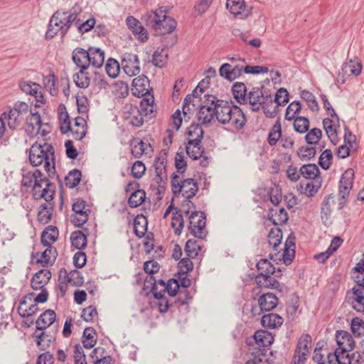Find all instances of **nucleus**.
Listing matches in <instances>:
<instances>
[{
  "label": "nucleus",
  "mask_w": 364,
  "mask_h": 364,
  "mask_svg": "<svg viewBox=\"0 0 364 364\" xmlns=\"http://www.w3.org/2000/svg\"><path fill=\"white\" fill-rule=\"evenodd\" d=\"M81 11V8L75 4L69 11L57 10L50 18L45 38L50 40L60 33L61 38L68 33L73 21Z\"/></svg>",
  "instance_id": "nucleus-1"
},
{
  "label": "nucleus",
  "mask_w": 364,
  "mask_h": 364,
  "mask_svg": "<svg viewBox=\"0 0 364 364\" xmlns=\"http://www.w3.org/2000/svg\"><path fill=\"white\" fill-rule=\"evenodd\" d=\"M166 14V8L161 6L142 15L141 21L147 27L153 29L156 35L164 36L173 32L177 26L176 20Z\"/></svg>",
  "instance_id": "nucleus-2"
},
{
  "label": "nucleus",
  "mask_w": 364,
  "mask_h": 364,
  "mask_svg": "<svg viewBox=\"0 0 364 364\" xmlns=\"http://www.w3.org/2000/svg\"><path fill=\"white\" fill-rule=\"evenodd\" d=\"M273 103V97L270 90L266 88L263 83L259 87L252 86L248 91L247 105L250 106L252 112L263 110L268 118H274L279 112L277 107L272 110L269 107Z\"/></svg>",
  "instance_id": "nucleus-3"
},
{
  "label": "nucleus",
  "mask_w": 364,
  "mask_h": 364,
  "mask_svg": "<svg viewBox=\"0 0 364 364\" xmlns=\"http://www.w3.org/2000/svg\"><path fill=\"white\" fill-rule=\"evenodd\" d=\"M29 160L32 166H38L44 162V168L48 176L55 173V156L53 146L44 142L35 144L30 149Z\"/></svg>",
  "instance_id": "nucleus-4"
},
{
  "label": "nucleus",
  "mask_w": 364,
  "mask_h": 364,
  "mask_svg": "<svg viewBox=\"0 0 364 364\" xmlns=\"http://www.w3.org/2000/svg\"><path fill=\"white\" fill-rule=\"evenodd\" d=\"M72 60L77 68L87 70L90 65L101 68L105 61V52L100 48L89 47L87 50L76 48L73 50Z\"/></svg>",
  "instance_id": "nucleus-5"
},
{
  "label": "nucleus",
  "mask_w": 364,
  "mask_h": 364,
  "mask_svg": "<svg viewBox=\"0 0 364 364\" xmlns=\"http://www.w3.org/2000/svg\"><path fill=\"white\" fill-rule=\"evenodd\" d=\"M257 274L255 276V282L259 289H275L282 291V284L272 275L276 272L275 267L269 259H261L256 264Z\"/></svg>",
  "instance_id": "nucleus-6"
},
{
  "label": "nucleus",
  "mask_w": 364,
  "mask_h": 364,
  "mask_svg": "<svg viewBox=\"0 0 364 364\" xmlns=\"http://www.w3.org/2000/svg\"><path fill=\"white\" fill-rule=\"evenodd\" d=\"M199 111L197 113L198 120L202 124H208L215 117L218 109L220 100L213 95L207 94L201 100Z\"/></svg>",
  "instance_id": "nucleus-7"
},
{
  "label": "nucleus",
  "mask_w": 364,
  "mask_h": 364,
  "mask_svg": "<svg viewBox=\"0 0 364 364\" xmlns=\"http://www.w3.org/2000/svg\"><path fill=\"white\" fill-rule=\"evenodd\" d=\"M36 174L37 176L33 185V198L36 200L44 198L47 202L52 201L55 193L50 188L53 184L46 177H43V174L40 170L36 169Z\"/></svg>",
  "instance_id": "nucleus-8"
},
{
  "label": "nucleus",
  "mask_w": 364,
  "mask_h": 364,
  "mask_svg": "<svg viewBox=\"0 0 364 364\" xmlns=\"http://www.w3.org/2000/svg\"><path fill=\"white\" fill-rule=\"evenodd\" d=\"M189 224L188 230L190 233L200 240H204L208 235L206 226V215L204 212L193 210L188 216Z\"/></svg>",
  "instance_id": "nucleus-9"
},
{
  "label": "nucleus",
  "mask_w": 364,
  "mask_h": 364,
  "mask_svg": "<svg viewBox=\"0 0 364 364\" xmlns=\"http://www.w3.org/2000/svg\"><path fill=\"white\" fill-rule=\"evenodd\" d=\"M28 112V105L23 102H16L13 108L9 112H4L1 117L6 121L9 128L11 130L16 129L23 119V115Z\"/></svg>",
  "instance_id": "nucleus-10"
},
{
  "label": "nucleus",
  "mask_w": 364,
  "mask_h": 364,
  "mask_svg": "<svg viewBox=\"0 0 364 364\" xmlns=\"http://www.w3.org/2000/svg\"><path fill=\"white\" fill-rule=\"evenodd\" d=\"M278 304V298L273 293H264L257 299V306H252L250 311L253 317L261 316L265 311H270Z\"/></svg>",
  "instance_id": "nucleus-11"
},
{
  "label": "nucleus",
  "mask_w": 364,
  "mask_h": 364,
  "mask_svg": "<svg viewBox=\"0 0 364 364\" xmlns=\"http://www.w3.org/2000/svg\"><path fill=\"white\" fill-rule=\"evenodd\" d=\"M86 201L77 198L72 205V210L75 213L71 215V222L75 227H81L87 223L89 218L90 208H86Z\"/></svg>",
  "instance_id": "nucleus-12"
},
{
  "label": "nucleus",
  "mask_w": 364,
  "mask_h": 364,
  "mask_svg": "<svg viewBox=\"0 0 364 364\" xmlns=\"http://www.w3.org/2000/svg\"><path fill=\"white\" fill-rule=\"evenodd\" d=\"M274 336L266 330H258L253 336L246 338L245 343L248 346L269 347L274 342Z\"/></svg>",
  "instance_id": "nucleus-13"
},
{
  "label": "nucleus",
  "mask_w": 364,
  "mask_h": 364,
  "mask_svg": "<svg viewBox=\"0 0 364 364\" xmlns=\"http://www.w3.org/2000/svg\"><path fill=\"white\" fill-rule=\"evenodd\" d=\"M311 344V337L309 334H303L298 340L295 355L292 359L294 364H299L306 360L305 356L309 353Z\"/></svg>",
  "instance_id": "nucleus-14"
},
{
  "label": "nucleus",
  "mask_w": 364,
  "mask_h": 364,
  "mask_svg": "<svg viewBox=\"0 0 364 364\" xmlns=\"http://www.w3.org/2000/svg\"><path fill=\"white\" fill-rule=\"evenodd\" d=\"M139 59L133 53H125L122 60V68L124 73L132 77L140 73Z\"/></svg>",
  "instance_id": "nucleus-15"
},
{
  "label": "nucleus",
  "mask_w": 364,
  "mask_h": 364,
  "mask_svg": "<svg viewBox=\"0 0 364 364\" xmlns=\"http://www.w3.org/2000/svg\"><path fill=\"white\" fill-rule=\"evenodd\" d=\"M242 65L223 63L219 68V75L221 77L229 82H232L239 78L242 74Z\"/></svg>",
  "instance_id": "nucleus-16"
},
{
  "label": "nucleus",
  "mask_w": 364,
  "mask_h": 364,
  "mask_svg": "<svg viewBox=\"0 0 364 364\" xmlns=\"http://www.w3.org/2000/svg\"><path fill=\"white\" fill-rule=\"evenodd\" d=\"M124 117L134 127H141L144 124V117L139 107L131 104L124 107Z\"/></svg>",
  "instance_id": "nucleus-17"
},
{
  "label": "nucleus",
  "mask_w": 364,
  "mask_h": 364,
  "mask_svg": "<svg viewBox=\"0 0 364 364\" xmlns=\"http://www.w3.org/2000/svg\"><path fill=\"white\" fill-rule=\"evenodd\" d=\"M167 153L161 151L154 159V166L156 172V181L157 183H162L167 178L166 173Z\"/></svg>",
  "instance_id": "nucleus-18"
},
{
  "label": "nucleus",
  "mask_w": 364,
  "mask_h": 364,
  "mask_svg": "<svg viewBox=\"0 0 364 364\" xmlns=\"http://www.w3.org/2000/svg\"><path fill=\"white\" fill-rule=\"evenodd\" d=\"M127 27L134 35L138 36L137 38L141 42H146L149 39V34L146 29L141 25V23L134 18L129 16L126 18Z\"/></svg>",
  "instance_id": "nucleus-19"
},
{
  "label": "nucleus",
  "mask_w": 364,
  "mask_h": 364,
  "mask_svg": "<svg viewBox=\"0 0 364 364\" xmlns=\"http://www.w3.org/2000/svg\"><path fill=\"white\" fill-rule=\"evenodd\" d=\"M132 95L141 97L149 92V80L145 75H141L132 80Z\"/></svg>",
  "instance_id": "nucleus-20"
},
{
  "label": "nucleus",
  "mask_w": 364,
  "mask_h": 364,
  "mask_svg": "<svg viewBox=\"0 0 364 364\" xmlns=\"http://www.w3.org/2000/svg\"><path fill=\"white\" fill-rule=\"evenodd\" d=\"M186 134L188 136L193 137V139H188V145H193L194 148H198V149H202L200 143L203 139L204 132L200 124L192 123L186 129Z\"/></svg>",
  "instance_id": "nucleus-21"
},
{
  "label": "nucleus",
  "mask_w": 364,
  "mask_h": 364,
  "mask_svg": "<svg viewBox=\"0 0 364 364\" xmlns=\"http://www.w3.org/2000/svg\"><path fill=\"white\" fill-rule=\"evenodd\" d=\"M42 125L41 117L39 112L31 110L30 114L26 118L25 132L27 135L30 137L35 136L36 130L39 131Z\"/></svg>",
  "instance_id": "nucleus-22"
},
{
  "label": "nucleus",
  "mask_w": 364,
  "mask_h": 364,
  "mask_svg": "<svg viewBox=\"0 0 364 364\" xmlns=\"http://www.w3.org/2000/svg\"><path fill=\"white\" fill-rule=\"evenodd\" d=\"M336 341L338 345L336 349L343 351H351L355 347V342L350 333L346 331H337Z\"/></svg>",
  "instance_id": "nucleus-23"
},
{
  "label": "nucleus",
  "mask_w": 364,
  "mask_h": 364,
  "mask_svg": "<svg viewBox=\"0 0 364 364\" xmlns=\"http://www.w3.org/2000/svg\"><path fill=\"white\" fill-rule=\"evenodd\" d=\"M47 248L42 252H37L33 254V257L36 258V262L40 264L43 267H47L52 264L51 257H53V262L57 256V250L53 245H46Z\"/></svg>",
  "instance_id": "nucleus-24"
},
{
  "label": "nucleus",
  "mask_w": 364,
  "mask_h": 364,
  "mask_svg": "<svg viewBox=\"0 0 364 364\" xmlns=\"http://www.w3.org/2000/svg\"><path fill=\"white\" fill-rule=\"evenodd\" d=\"M51 278V272L47 269H42L36 272L31 279V286L34 290L45 288Z\"/></svg>",
  "instance_id": "nucleus-25"
},
{
  "label": "nucleus",
  "mask_w": 364,
  "mask_h": 364,
  "mask_svg": "<svg viewBox=\"0 0 364 364\" xmlns=\"http://www.w3.org/2000/svg\"><path fill=\"white\" fill-rule=\"evenodd\" d=\"M55 318L56 314L53 310H46L35 321L36 331H45L54 323Z\"/></svg>",
  "instance_id": "nucleus-26"
},
{
  "label": "nucleus",
  "mask_w": 364,
  "mask_h": 364,
  "mask_svg": "<svg viewBox=\"0 0 364 364\" xmlns=\"http://www.w3.org/2000/svg\"><path fill=\"white\" fill-rule=\"evenodd\" d=\"M233 111V105L230 106L227 101L220 100L218 109L215 117L221 124H225L230 122V115Z\"/></svg>",
  "instance_id": "nucleus-27"
},
{
  "label": "nucleus",
  "mask_w": 364,
  "mask_h": 364,
  "mask_svg": "<svg viewBox=\"0 0 364 364\" xmlns=\"http://www.w3.org/2000/svg\"><path fill=\"white\" fill-rule=\"evenodd\" d=\"M231 91L235 101L240 105H247L248 91L244 82H235Z\"/></svg>",
  "instance_id": "nucleus-28"
},
{
  "label": "nucleus",
  "mask_w": 364,
  "mask_h": 364,
  "mask_svg": "<svg viewBox=\"0 0 364 364\" xmlns=\"http://www.w3.org/2000/svg\"><path fill=\"white\" fill-rule=\"evenodd\" d=\"M42 332L39 334L34 333L32 334V338H34L36 343L41 350H46L50 348L51 343L55 341V335H51L41 331Z\"/></svg>",
  "instance_id": "nucleus-29"
},
{
  "label": "nucleus",
  "mask_w": 364,
  "mask_h": 364,
  "mask_svg": "<svg viewBox=\"0 0 364 364\" xmlns=\"http://www.w3.org/2000/svg\"><path fill=\"white\" fill-rule=\"evenodd\" d=\"M230 122L236 129H242L247 122L246 117L242 109L237 105H233V111L230 114Z\"/></svg>",
  "instance_id": "nucleus-30"
},
{
  "label": "nucleus",
  "mask_w": 364,
  "mask_h": 364,
  "mask_svg": "<svg viewBox=\"0 0 364 364\" xmlns=\"http://www.w3.org/2000/svg\"><path fill=\"white\" fill-rule=\"evenodd\" d=\"M53 205L50 202L41 204L38 210L37 220L40 223L47 224L50 222L53 217Z\"/></svg>",
  "instance_id": "nucleus-31"
},
{
  "label": "nucleus",
  "mask_w": 364,
  "mask_h": 364,
  "mask_svg": "<svg viewBox=\"0 0 364 364\" xmlns=\"http://www.w3.org/2000/svg\"><path fill=\"white\" fill-rule=\"evenodd\" d=\"M182 196L186 199L193 198L198 191L197 182L193 178H186L181 182Z\"/></svg>",
  "instance_id": "nucleus-32"
},
{
  "label": "nucleus",
  "mask_w": 364,
  "mask_h": 364,
  "mask_svg": "<svg viewBox=\"0 0 364 364\" xmlns=\"http://www.w3.org/2000/svg\"><path fill=\"white\" fill-rule=\"evenodd\" d=\"M283 323L284 318L274 313L264 314L261 318V324L266 328H277L280 327Z\"/></svg>",
  "instance_id": "nucleus-33"
},
{
  "label": "nucleus",
  "mask_w": 364,
  "mask_h": 364,
  "mask_svg": "<svg viewBox=\"0 0 364 364\" xmlns=\"http://www.w3.org/2000/svg\"><path fill=\"white\" fill-rule=\"evenodd\" d=\"M349 352L336 349L334 353L328 355V364H350L351 355Z\"/></svg>",
  "instance_id": "nucleus-34"
},
{
  "label": "nucleus",
  "mask_w": 364,
  "mask_h": 364,
  "mask_svg": "<svg viewBox=\"0 0 364 364\" xmlns=\"http://www.w3.org/2000/svg\"><path fill=\"white\" fill-rule=\"evenodd\" d=\"M71 133L75 140H81L87 133V122L83 117H77L75 119L74 126L72 127Z\"/></svg>",
  "instance_id": "nucleus-35"
},
{
  "label": "nucleus",
  "mask_w": 364,
  "mask_h": 364,
  "mask_svg": "<svg viewBox=\"0 0 364 364\" xmlns=\"http://www.w3.org/2000/svg\"><path fill=\"white\" fill-rule=\"evenodd\" d=\"M274 210L269 208L267 219L272 222L274 225H282L287 223L289 219L288 213L284 208H280L274 213Z\"/></svg>",
  "instance_id": "nucleus-36"
},
{
  "label": "nucleus",
  "mask_w": 364,
  "mask_h": 364,
  "mask_svg": "<svg viewBox=\"0 0 364 364\" xmlns=\"http://www.w3.org/2000/svg\"><path fill=\"white\" fill-rule=\"evenodd\" d=\"M87 235L82 230H75L71 233L70 241L71 245L77 250L81 251L84 250L87 245Z\"/></svg>",
  "instance_id": "nucleus-37"
},
{
  "label": "nucleus",
  "mask_w": 364,
  "mask_h": 364,
  "mask_svg": "<svg viewBox=\"0 0 364 364\" xmlns=\"http://www.w3.org/2000/svg\"><path fill=\"white\" fill-rule=\"evenodd\" d=\"M129 145L131 146V154L134 158H140L146 153L147 147L151 149L150 144H147L137 138H133L129 141Z\"/></svg>",
  "instance_id": "nucleus-38"
},
{
  "label": "nucleus",
  "mask_w": 364,
  "mask_h": 364,
  "mask_svg": "<svg viewBox=\"0 0 364 364\" xmlns=\"http://www.w3.org/2000/svg\"><path fill=\"white\" fill-rule=\"evenodd\" d=\"M59 232L58 228L53 225L48 226L41 234V243L43 246L52 245L51 243L57 240Z\"/></svg>",
  "instance_id": "nucleus-39"
},
{
  "label": "nucleus",
  "mask_w": 364,
  "mask_h": 364,
  "mask_svg": "<svg viewBox=\"0 0 364 364\" xmlns=\"http://www.w3.org/2000/svg\"><path fill=\"white\" fill-rule=\"evenodd\" d=\"M300 174L306 179L316 180L320 177V171L315 164H304L300 168Z\"/></svg>",
  "instance_id": "nucleus-40"
},
{
  "label": "nucleus",
  "mask_w": 364,
  "mask_h": 364,
  "mask_svg": "<svg viewBox=\"0 0 364 364\" xmlns=\"http://www.w3.org/2000/svg\"><path fill=\"white\" fill-rule=\"evenodd\" d=\"M96 335V331L92 327H87L84 329L82 336V343L85 348L90 349L95 346L97 343Z\"/></svg>",
  "instance_id": "nucleus-41"
},
{
  "label": "nucleus",
  "mask_w": 364,
  "mask_h": 364,
  "mask_svg": "<svg viewBox=\"0 0 364 364\" xmlns=\"http://www.w3.org/2000/svg\"><path fill=\"white\" fill-rule=\"evenodd\" d=\"M168 55L164 49L157 48L152 55L151 63L157 68H164L168 63Z\"/></svg>",
  "instance_id": "nucleus-42"
},
{
  "label": "nucleus",
  "mask_w": 364,
  "mask_h": 364,
  "mask_svg": "<svg viewBox=\"0 0 364 364\" xmlns=\"http://www.w3.org/2000/svg\"><path fill=\"white\" fill-rule=\"evenodd\" d=\"M147 219L142 214L137 215L134 219V230L138 237H142L147 231Z\"/></svg>",
  "instance_id": "nucleus-43"
},
{
  "label": "nucleus",
  "mask_w": 364,
  "mask_h": 364,
  "mask_svg": "<svg viewBox=\"0 0 364 364\" xmlns=\"http://www.w3.org/2000/svg\"><path fill=\"white\" fill-rule=\"evenodd\" d=\"M87 70L80 69L79 72L73 76L75 85L79 88L85 89L90 84V77Z\"/></svg>",
  "instance_id": "nucleus-44"
},
{
  "label": "nucleus",
  "mask_w": 364,
  "mask_h": 364,
  "mask_svg": "<svg viewBox=\"0 0 364 364\" xmlns=\"http://www.w3.org/2000/svg\"><path fill=\"white\" fill-rule=\"evenodd\" d=\"M355 282L359 287L358 288L353 287V291L355 297V301L359 306V308L353 306L359 312L364 311V284L361 282H358V279H354Z\"/></svg>",
  "instance_id": "nucleus-45"
},
{
  "label": "nucleus",
  "mask_w": 364,
  "mask_h": 364,
  "mask_svg": "<svg viewBox=\"0 0 364 364\" xmlns=\"http://www.w3.org/2000/svg\"><path fill=\"white\" fill-rule=\"evenodd\" d=\"M171 227L174 230L176 235H180L184 227V220L182 215V210L176 208V211L173 213L171 218Z\"/></svg>",
  "instance_id": "nucleus-46"
},
{
  "label": "nucleus",
  "mask_w": 364,
  "mask_h": 364,
  "mask_svg": "<svg viewBox=\"0 0 364 364\" xmlns=\"http://www.w3.org/2000/svg\"><path fill=\"white\" fill-rule=\"evenodd\" d=\"M226 7L231 14L237 16L242 15L246 5L245 0H227Z\"/></svg>",
  "instance_id": "nucleus-47"
},
{
  "label": "nucleus",
  "mask_w": 364,
  "mask_h": 364,
  "mask_svg": "<svg viewBox=\"0 0 364 364\" xmlns=\"http://www.w3.org/2000/svg\"><path fill=\"white\" fill-rule=\"evenodd\" d=\"M342 71L349 77L352 75L358 76L362 72V64L359 62L355 63L353 60H350L349 62L343 64Z\"/></svg>",
  "instance_id": "nucleus-48"
},
{
  "label": "nucleus",
  "mask_w": 364,
  "mask_h": 364,
  "mask_svg": "<svg viewBox=\"0 0 364 364\" xmlns=\"http://www.w3.org/2000/svg\"><path fill=\"white\" fill-rule=\"evenodd\" d=\"M268 244L272 246L274 250H277V247L281 244L282 240V232L279 228H272L267 235Z\"/></svg>",
  "instance_id": "nucleus-49"
},
{
  "label": "nucleus",
  "mask_w": 364,
  "mask_h": 364,
  "mask_svg": "<svg viewBox=\"0 0 364 364\" xmlns=\"http://www.w3.org/2000/svg\"><path fill=\"white\" fill-rule=\"evenodd\" d=\"M250 354L252 356V364L262 363L263 358L266 357L269 349L267 347L250 346Z\"/></svg>",
  "instance_id": "nucleus-50"
},
{
  "label": "nucleus",
  "mask_w": 364,
  "mask_h": 364,
  "mask_svg": "<svg viewBox=\"0 0 364 364\" xmlns=\"http://www.w3.org/2000/svg\"><path fill=\"white\" fill-rule=\"evenodd\" d=\"M81 178V171L76 168L73 169L65 178V186L70 188H73L80 183Z\"/></svg>",
  "instance_id": "nucleus-51"
},
{
  "label": "nucleus",
  "mask_w": 364,
  "mask_h": 364,
  "mask_svg": "<svg viewBox=\"0 0 364 364\" xmlns=\"http://www.w3.org/2000/svg\"><path fill=\"white\" fill-rule=\"evenodd\" d=\"M154 96L150 97L143 98L139 105V109L144 117H149L151 118V114L154 112Z\"/></svg>",
  "instance_id": "nucleus-52"
},
{
  "label": "nucleus",
  "mask_w": 364,
  "mask_h": 364,
  "mask_svg": "<svg viewBox=\"0 0 364 364\" xmlns=\"http://www.w3.org/2000/svg\"><path fill=\"white\" fill-rule=\"evenodd\" d=\"M282 137V125L279 119H277L272 126L269 135L268 143L270 146H274L277 144L279 139Z\"/></svg>",
  "instance_id": "nucleus-53"
},
{
  "label": "nucleus",
  "mask_w": 364,
  "mask_h": 364,
  "mask_svg": "<svg viewBox=\"0 0 364 364\" xmlns=\"http://www.w3.org/2000/svg\"><path fill=\"white\" fill-rule=\"evenodd\" d=\"M145 198V191L141 189H137L129 196L128 199V204L131 208H136L143 203Z\"/></svg>",
  "instance_id": "nucleus-54"
},
{
  "label": "nucleus",
  "mask_w": 364,
  "mask_h": 364,
  "mask_svg": "<svg viewBox=\"0 0 364 364\" xmlns=\"http://www.w3.org/2000/svg\"><path fill=\"white\" fill-rule=\"evenodd\" d=\"M301 109V105L299 101L295 100L290 103L285 112V119L287 121L294 120L298 116Z\"/></svg>",
  "instance_id": "nucleus-55"
},
{
  "label": "nucleus",
  "mask_w": 364,
  "mask_h": 364,
  "mask_svg": "<svg viewBox=\"0 0 364 364\" xmlns=\"http://www.w3.org/2000/svg\"><path fill=\"white\" fill-rule=\"evenodd\" d=\"M73 23L77 26L79 33L83 34L90 31L94 28L95 25V18H90L82 22L80 18H77V17L73 21Z\"/></svg>",
  "instance_id": "nucleus-56"
},
{
  "label": "nucleus",
  "mask_w": 364,
  "mask_h": 364,
  "mask_svg": "<svg viewBox=\"0 0 364 364\" xmlns=\"http://www.w3.org/2000/svg\"><path fill=\"white\" fill-rule=\"evenodd\" d=\"M309 120L306 117L297 116L294 120V129L300 134L306 133L309 128Z\"/></svg>",
  "instance_id": "nucleus-57"
},
{
  "label": "nucleus",
  "mask_w": 364,
  "mask_h": 364,
  "mask_svg": "<svg viewBox=\"0 0 364 364\" xmlns=\"http://www.w3.org/2000/svg\"><path fill=\"white\" fill-rule=\"evenodd\" d=\"M305 140L309 145L318 144L322 136V131L318 128H313L306 132Z\"/></svg>",
  "instance_id": "nucleus-58"
},
{
  "label": "nucleus",
  "mask_w": 364,
  "mask_h": 364,
  "mask_svg": "<svg viewBox=\"0 0 364 364\" xmlns=\"http://www.w3.org/2000/svg\"><path fill=\"white\" fill-rule=\"evenodd\" d=\"M105 70L107 74L112 78H115L119 73V64L118 61L112 58H109L106 64Z\"/></svg>",
  "instance_id": "nucleus-59"
},
{
  "label": "nucleus",
  "mask_w": 364,
  "mask_h": 364,
  "mask_svg": "<svg viewBox=\"0 0 364 364\" xmlns=\"http://www.w3.org/2000/svg\"><path fill=\"white\" fill-rule=\"evenodd\" d=\"M316 154V149L313 146H301L297 150V155L301 160L309 161L314 158Z\"/></svg>",
  "instance_id": "nucleus-60"
},
{
  "label": "nucleus",
  "mask_w": 364,
  "mask_h": 364,
  "mask_svg": "<svg viewBox=\"0 0 364 364\" xmlns=\"http://www.w3.org/2000/svg\"><path fill=\"white\" fill-rule=\"evenodd\" d=\"M277 105L274 107L284 106L289 102V92L284 87H280L275 93L273 102Z\"/></svg>",
  "instance_id": "nucleus-61"
},
{
  "label": "nucleus",
  "mask_w": 364,
  "mask_h": 364,
  "mask_svg": "<svg viewBox=\"0 0 364 364\" xmlns=\"http://www.w3.org/2000/svg\"><path fill=\"white\" fill-rule=\"evenodd\" d=\"M200 247L197 244L196 240H188L184 247L185 252L188 257L195 258L198 255Z\"/></svg>",
  "instance_id": "nucleus-62"
},
{
  "label": "nucleus",
  "mask_w": 364,
  "mask_h": 364,
  "mask_svg": "<svg viewBox=\"0 0 364 364\" xmlns=\"http://www.w3.org/2000/svg\"><path fill=\"white\" fill-rule=\"evenodd\" d=\"M66 282L74 287H81L84 283V277L82 273L77 269H73L70 272V276L66 277Z\"/></svg>",
  "instance_id": "nucleus-63"
},
{
  "label": "nucleus",
  "mask_w": 364,
  "mask_h": 364,
  "mask_svg": "<svg viewBox=\"0 0 364 364\" xmlns=\"http://www.w3.org/2000/svg\"><path fill=\"white\" fill-rule=\"evenodd\" d=\"M350 328L355 337L364 335V321L358 317L353 318L351 321Z\"/></svg>",
  "instance_id": "nucleus-64"
}]
</instances>
